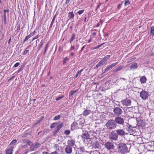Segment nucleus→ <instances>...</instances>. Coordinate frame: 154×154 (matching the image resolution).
<instances>
[{
    "label": "nucleus",
    "mask_w": 154,
    "mask_h": 154,
    "mask_svg": "<svg viewBox=\"0 0 154 154\" xmlns=\"http://www.w3.org/2000/svg\"><path fill=\"white\" fill-rule=\"evenodd\" d=\"M125 5H128L130 4V2L129 0H127L125 1Z\"/></svg>",
    "instance_id": "de8ad7c7"
},
{
    "label": "nucleus",
    "mask_w": 154,
    "mask_h": 154,
    "mask_svg": "<svg viewBox=\"0 0 154 154\" xmlns=\"http://www.w3.org/2000/svg\"><path fill=\"white\" fill-rule=\"evenodd\" d=\"M6 14L5 13L4 14V18L5 19L6 18Z\"/></svg>",
    "instance_id": "774afa93"
},
{
    "label": "nucleus",
    "mask_w": 154,
    "mask_h": 154,
    "mask_svg": "<svg viewBox=\"0 0 154 154\" xmlns=\"http://www.w3.org/2000/svg\"><path fill=\"white\" fill-rule=\"evenodd\" d=\"M96 33L94 32L92 34V38H94L96 36Z\"/></svg>",
    "instance_id": "052dcab7"
},
{
    "label": "nucleus",
    "mask_w": 154,
    "mask_h": 154,
    "mask_svg": "<svg viewBox=\"0 0 154 154\" xmlns=\"http://www.w3.org/2000/svg\"><path fill=\"white\" fill-rule=\"evenodd\" d=\"M63 61V64H65L66 63V61H69V59L67 57H65Z\"/></svg>",
    "instance_id": "c9c22d12"
},
{
    "label": "nucleus",
    "mask_w": 154,
    "mask_h": 154,
    "mask_svg": "<svg viewBox=\"0 0 154 154\" xmlns=\"http://www.w3.org/2000/svg\"><path fill=\"white\" fill-rule=\"evenodd\" d=\"M30 36L29 35H28V36H26L24 40L23 41V42H25L26 41H27V40H28V39L30 38Z\"/></svg>",
    "instance_id": "79ce46f5"
},
{
    "label": "nucleus",
    "mask_w": 154,
    "mask_h": 154,
    "mask_svg": "<svg viewBox=\"0 0 154 154\" xmlns=\"http://www.w3.org/2000/svg\"><path fill=\"white\" fill-rule=\"evenodd\" d=\"M27 134H22V137H26L27 136Z\"/></svg>",
    "instance_id": "13d9d810"
},
{
    "label": "nucleus",
    "mask_w": 154,
    "mask_h": 154,
    "mask_svg": "<svg viewBox=\"0 0 154 154\" xmlns=\"http://www.w3.org/2000/svg\"><path fill=\"white\" fill-rule=\"evenodd\" d=\"M78 123H77L75 122H73L71 125V128L72 130H74L76 129L77 127Z\"/></svg>",
    "instance_id": "5701e85b"
},
{
    "label": "nucleus",
    "mask_w": 154,
    "mask_h": 154,
    "mask_svg": "<svg viewBox=\"0 0 154 154\" xmlns=\"http://www.w3.org/2000/svg\"><path fill=\"white\" fill-rule=\"evenodd\" d=\"M82 137L84 139H88L89 137L88 132L85 131H83Z\"/></svg>",
    "instance_id": "4468645a"
},
{
    "label": "nucleus",
    "mask_w": 154,
    "mask_h": 154,
    "mask_svg": "<svg viewBox=\"0 0 154 154\" xmlns=\"http://www.w3.org/2000/svg\"><path fill=\"white\" fill-rule=\"evenodd\" d=\"M118 63V62L115 63H112L109 66H107L104 70V73H105L108 72L109 70H110L112 68L115 66Z\"/></svg>",
    "instance_id": "9d476101"
},
{
    "label": "nucleus",
    "mask_w": 154,
    "mask_h": 154,
    "mask_svg": "<svg viewBox=\"0 0 154 154\" xmlns=\"http://www.w3.org/2000/svg\"><path fill=\"white\" fill-rule=\"evenodd\" d=\"M29 146H30L29 151L32 152L36 150L40 146L41 144L38 142L35 143L33 144L31 142V143H30V145Z\"/></svg>",
    "instance_id": "7ed1b4c3"
},
{
    "label": "nucleus",
    "mask_w": 154,
    "mask_h": 154,
    "mask_svg": "<svg viewBox=\"0 0 154 154\" xmlns=\"http://www.w3.org/2000/svg\"><path fill=\"white\" fill-rule=\"evenodd\" d=\"M75 141L72 140H69L68 141V146H69L71 147L75 145Z\"/></svg>",
    "instance_id": "aec40b11"
},
{
    "label": "nucleus",
    "mask_w": 154,
    "mask_h": 154,
    "mask_svg": "<svg viewBox=\"0 0 154 154\" xmlns=\"http://www.w3.org/2000/svg\"><path fill=\"white\" fill-rule=\"evenodd\" d=\"M137 68V63H134L131 64L130 68V69H136Z\"/></svg>",
    "instance_id": "393cba45"
},
{
    "label": "nucleus",
    "mask_w": 154,
    "mask_h": 154,
    "mask_svg": "<svg viewBox=\"0 0 154 154\" xmlns=\"http://www.w3.org/2000/svg\"><path fill=\"white\" fill-rule=\"evenodd\" d=\"M122 68V66H119L118 67L116 68L115 70H113L114 72H116L120 70Z\"/></svg>",
    "instance_id": "72a5a7b5"
},
{
    "label": "nucleus",
    "mask_w": 154,
    "mask_h": 154,
    "mask_svg": "<svg viewBox=\"0 0 154 154\" xmlns=\"http://www.w3.org/2000/svg\"><path fill=\"white\" fill-rule=\"evenodd\" d=\"M92 146L93 148L96 149L100 147V145L99 144V143L97 142L93 143L92 145Z\"/></svg>",
    "instance_id": "bb28decb"
},
{
    "label": "nucleus",
    "mask_w": 154,
    "mask_h": 154,
    "mask_svg": "<svg viewBox=\"0 0 154 154\" xmlns=\"http://www.w3.org/2000/svg\"><path fill=\"white\" fill-rule=\"evenodd\" d=\"M123 3V2H122L121 4H119L118 5V8L119 9H120L121 8V6L122 5V4Z\"/></svg>",
    "instance_id": "3c124183"
},
{
    "label": "nucleus",
    "mask_w": 154,
    "mask_h": 154,
    "mask_svg": "<svg viewBox=\"0 0 154 154\" xmlns=\"http://www.w3.org/2000/svg\"><path fill=\"white\" fill-rule=\"evenodd\" d=\"M114 121L116 124L121 125H124V120L123 118L120 117H116Z\"/></svg>",
    "instance_id": "423d86ee"
},
{
    "label": "nucleus",
    "mask_w": 154,
    "mask_h": 154,
    "mask_svg": "<svg viewBox=\"0 0 154 154\" xmlns=\"http://www.w3.org/2000/svg\"><path fill=\"white\" fill-rule=\"evenodd\" d=\"M116 133L118 134V135L123 136L125 135V131L122 129H118L116 130Z\"/></svg>",
    "instance_id": "f8f14e48"
},
{
    "label": "nucleus",
    "mask_w": 154,
    "mask_h": 154,
    "mask_svg": "<svg viewBox=\"0 0 154 154\" xmlns=\"http://www.w3.org/2000/svg\"><path fill=\"white\" fill-rule=\"evenodd\" d=\"M29 151H30L29 149V150L28 149H26L25 150V152L24 153V154H26L28 152H29Z\"/></svg>",
    "instance_id": "4d7b16f0"
},
{
    "label": "nucleus",
    "mask_w": 154,
    "mask_h": 154,
    "mask_svg": "<svg viewBox=\"0 0 154 154\" xmlns=\"http://www.w3.org/2000/svg\"><path fill=\"white\" fill-rule=\"evenodd\" d=\"M27 146L26 144L21 145V147L22 148L25 149L27 148Z\"/></svg>",
    "instance_id": "49530a36"
},
{
    "label": "nucleus",
    "mask_w": 154,
    "mask_h": 154,
    "mask_svg": "<svg viewBox=\"0 0 154 154\" xmlns=\"http://www.w3.org/2000/svg\"><path fill=\"white\" fill-rule=\"evenodd\" d=\"M70 131L69 130H65L64 131V133L66 135H68L69 134Z\"/></svg>",
    "instance_id": "37998d69"
},
{
    "label": "nucleus",
    "mask_w": 154,
    "mask_h": 154,
    "mask_svg": "<svg viewBox=\"0 0 154 154\" xmlns=\"http://www.w3.org/2000/svg\"><path fill=\"white\" fill-rule=\"evenodd\" d=\"M75 35L74 34H72L71 38L69 40V42L70 43H72V41L75 39Z\"/></svg>",
    "instance_id": "c85d7f7f"
},
{
    "label": "nucleus",
    "mask_w": 154,
    "mask_h": 154,
    "mask_svg": "<svg viewBox=\"0 0 154 154\" xmlns=\"http://www.w3.org/2000/svg\"><path fill=\"white\" fill-rule=\"evenodd\" d=\"M109 138L112 140L117 141L118 140V134L115 131H112L109 134Z\"/></svg>",
    "instance_id": "20e7f679"
},
{
    "label": "nucleus",
    "mask_w": 154,
    "mask_h": 154,
    "mask_svg": "<svg viewBox=\"0 0 154 154\" xmlns=\"http://www.w3.org/2000/svg\"><path fill=\"white\" fill-rule=\"evenodd\" d=\"M44 118V116H42L40 118H38V119L33 123L32 126L33 127H34L35 126L38 124L40 122L42 121Z\"/></svg>",
    "instance_id": "dca6fc26"
},
{
    "label": "nucleus",
    "mask_w": 154,
    "mask_h": 154,
    "mask_svg": "<svg viewBox=\"0 0 154 154\" xmlns=\"http://www.w3.org/2000/svg\"><path fill=\"white\" fill-rule=\"evenodd\" d=\"M110 57V55H107L104 57V58L102 60H104V61H106Z\"/></svg>",
    "instance_id": "e433bc0d"
},
{
    "label": "nucleus",
    "mask_w": 154,
    "mask_h": 154,
    "mask_svg": "<svg viewBox=\"0 0 154 154\" xmlns=\"http://www.w3.org/2000/svg\"><path fill=\"white\" fill-rule=\"evenodd\" d=\"M55 17H56V16H54V17L52 20V21L51 22V24L50 25V27L51 28L52 27V26H53V24H54V21H55Z\"/></svg>",
    "instance_id": "2f4dec72"
},
{
    "label": "nucleus",
    "mask_w": 154,
    "mask_h": 154,
    "mask_svg": "<svg viewBox=\"0 0 154 154\" xmlns=\"http://www.w3.org/2000/svg\"><path fill=\"white\" fill-rule=\"evenodd\" d=\"M35 32H36L35 30H34V31H33V32L29 34V35L30 36V37H31L32 36L34 35L35 34Z\"/></svg>",
    "instance_id": "a18cd8bd"
},
{
    "label": "nucleus",
    "mask_w": 154,
    "mask_h": 154,
    "mask_svg": "<svg viewBox=\"0 0 154 154\" xmlns=\"http://www.w3.org/2000/svg\"><path fill=\"white\" fill-rule=\"evenodd\" d=\"M85 46H84L82 47V48H81V51H83L84 48H85Z\"/></svg>",
    "instance_id": "338daca9"
},
{
    "label": "nucleus",
    "mask_w": 154,
    "mask_h": 154,
    "mask_svg": "<svg viewBox=\"0 0 154 154\" xmlns=\"http://www.w3.org/2000/svg\"><path fill=\"white\" fill-rule=\"evenodd\" d=\"M92 113V111L89 109H85L82 113L84 116H86Z\"/></svg>",
    "instance_id": "f3484780"
},
{
    "label": "nucleus",
    "mask_w": 154,
    "mask_h": 154,
    "mask_svg": "<svg viewBox=\"0 0 154 154\" xmlns=\"http://www.w3.org/2000/svg\"><path fill=\"white\" fill-rule=\"evenodd\" d=\"M79 149L81 151L83 152L84 151L85 149L83 147H80Z\"/></svg>",
    "instance_id": "864d4df0"
},
{
    "label": "nucleus",
    "mask_w": 154,
    "mask_h": 154,
    "mask_svg": "<svg viewBox=\"0 0 154 154\" xmlns=\"http://www.w3.org/2000/svg\"><path fill=\"white\" fill-rule=\"evenodd\" d=\"M140 97L143 100L148 99L149 96L148 93L144 90H143L140 93Z\"/></svg>",
    "instance_id": "39448f33"
},
{
    "label": "nucleus",
    "mask_w": 154,
    "mask_h": 154,
    "mask_svg": "<svg viewBox=\"0 0 154 154\" xmlns=\"http://www.w3.org/2000/svg\"><path fill=\"white\" fill-rule=\"evenodd\" d=\"M43 43L44 42L43 41V40H42L41 41L40 44L38 45V47L37 48H38V51H39L40 50V49L42 46Z\"/></svg>",
    "instance_id": "cd10ccee"
},
{
    "label": "nucleus",
    "mask_w": 154,
    "mask_h": 154,
    "mask_svg": "<svg viewBox=\"0 0 154 154\" xmlns=\"http://www.w3.org/2000/svg\"><path fill=\"white\" fill-rule=\"evenodd\" d=\"M38 38V35H37L35 36L34 37V38L35 39H37Z\"/></svg>",
    "instance_id": "69168bd1"
},
{
    "label": "nucleus",
    "mask_w": 154,
    "mask_h": 154,
    "mask_svg": "<svg viewBox=\"0 0 154 154\" xmlns=\"http://www.w3.org/2000/svg\"><path fill=\"white\" fill-rule=\"evenodd\" d=\"M14 148V147L11 146L8 148L6 151V154H12V151Z\"/></svg>",
    "instance_id": "a211bd4d"
},
{
    "label": "nucleus",
    "mask_w": 154,
    "mask_h": 154,
    "mask_svg": "<svg viewBox=\"0 0 154 154\" xmlns=\"http://www.w3.org/2000/svg\"><path fill=\"white\" fill-rule=\"evenodd\" d=\"M113 111L114 115L116 116L121 115L123 112L122 109L119 107H115L113 109Z\"/></svg>",
    "instance_id": "6e6552de"
},
{
    "label": "nucleus",
    "mask_w": 154,
    "mask_h": 154,
    "mask_svg": "<svg viewBox=\"0 0 154 154\" xmlns=\"http://www.w3.org/2000/svg\"><path fill=\"white\" fill-rule=\"evenodd\" d=\"M104 146L105 147L109 150L113 149L114 148L113 143L112 142H106L105 143Z\"/></svg>",
    "instance_id": "0eeeda50"
},
{
    "label": "nucleus",
    "mask_w": 154,
    "mask_h": 154,
    "mask_svg": "<svg viewBox=\"0 0 154 154\" xmlns=\"http://www.w3.org/2000/svg\"><path fill=\"white\" fill-rule=\"evenodd\" d=\"M121 102L123 106H131V100L126 98L121 101Z\"/></svg>",
    "instance_id": "1a4fd4ad"
},
{
    "label": "nucleus",
    "mask_w": 154,
    "mask_h": 154,
    "mask_svg": "<svg viewBox=\"0 0 154 154\" xmlns=\"http://www.w3.org/2000/svg\"><path fill=\"white\" fill-rule=\"evenodd\" d=\"M76 51H75V50H74V51H70L71 52L69 54L70 56H71V57L73 56L75 54V52H76Z\"/></svg>",
    "instance_id": "f704fd0d"
},
{
    "label": "nucleus",
    "mask_w": 154,
    "mask_h": 154,
    "mask_svg": "<svg viewBox=\"0 0 154 154\" xmlns=\"http://www.w3.org/2000/svg\"><path fill=\"white\" fill-rule=\"evenodd\" d=\"M63 123H60L57 126L56 128L54 130V134H56L59 132L60 129L63 127Z\"/></svg>",
    "instance_id": "9b49d317"
},
{
    "label": "nucleus",
    "mask_w": 154,
    "mask_h": 154,
    "mask_svg": "<svg viewBox=\"0 0 154 154\" xmlns=\"http://www.w3.org/2000/svg\"><path fill=\"white\" fill-rule=\"evenodd\" d=\"M70 44L71 47L69 51H71L72 50H74L75 48H77V50L78 49V48H77V46H76V47H75V46L74 45H72V43Z\"/></svg>",
    "instance_id": "b1692460"
},
{
    "label": "nucleus",
    "mask_w": 154,
    "mask_h": 154,
    "mask_svg": "<svg viewBox=\"0 0 154 154\" xmlns=\"http://www.w3.org/2000/svg\"><path fill=\"white\" fill-rule=\"evenodd\" d=\"M20 29V27L19 25L17 28V31L18 32H19Z\"/></svg>",
    "instance_id": "6e6d98bb"
},
{
    "label": "nucleus",
    "mask_w": 154,
    "mask_h": 154,
    "mask_svg": "<svg viewBox=\"0 0 154 154\" xmlns=\"http://www.w3.org/2000/svg\"><path fill=\"white\" fill-rule=\"evenodd\" d=\"M99 48V47H98V46H97L96 47H93L92 48V50H94L97 48Z\"/></svg>",
    "instance_id": "bf43d9fd"
},
{
    "label": "nucleus",
    "mask_w": 154,
    "mask_h": 154,
    "mask_svg": "<svg viewBox=\"0 0 154 154\" xmlns=\"http://www.w3.org/2000/svg\"><path fill=\"white\" fill-rule=\"evenodd\" d=\"M76 92V91H71L69 93V97H70L73 94H75Z\"/></svg>",
    "instance_id": "ea45409f"
},
{
    "label": "nucleus",
    "mask_w": 154,
    "mask_h": 154,
    "mask_svg": "<svg viewBox=\"0 0 154 154\" xmlns=\"http://www.w3.org/2000/svg\"><path fill=\"white\" fill-rule=\"evenodd\" d=\"M140 80L141 84H144L146 82L147 79L145 76H142L140 77Z\"/></svg>",
    "instance_id": "6ab92c4d"
},
{
    "label": "nucleus",
    "mask_w": 154,
    "mask_h": 154,
    "mask_svg": "<svg viewBox=\"0 0 154 154\" xmlns=\"http://www.w3.org/2000/svg\"><path fill=\"white\" fill-rule=\"evenodd\" d=\"M22 141L24 143H26L29 146L30 145V143H31V141L26 139H22Z\"/></svg>",
    "instance_id": "412c9836"
},
{
    "label": "nucleus",
    "mask_w": 154,
    "mask_h": 154,
    "mask_svg": "<svg viewBox=\"0 0 154 154\" xmlns=\"http://www.w3.org/2000/svg\"><path fill=\"white\" fill-rule=\"evenodd\" d=\"M19 64H20L19 63H18V62L17 63L14 65V66L15 67H17L19 65Z\"/></svg>",
    "instance_id": "8fccbe9b"
},
{
    "label": "nucleus",
    "mask_w": 154,
    "mask_h": 154,
    "mask_svg": "<svg viewBox=\"0 0 154 154\" xmlns=\"http://www.w3.org/2000/svg\"><path fill=\"white\" fill-rule=\"evenodd\" d=\"M17 141L16 140H12V141L11 143L10 144V145H14L17 142Z\"/></svg>",
    "instance_id": "58836bf2"
},
{
    "label": "nucleus",
    "mask_w": 154,
    "mask_h": 154,
    "mask_svg": "<svg viewBox=\"0 0 154 154\" xmlns=\"http://www.w3.org/2000/svg\"><path fill=\"white\" fill-rule=\"evenodd\" d=\"M29 51V50L26 49L24 51L23 54L25 55L27 54Z\"/></svg>",
    "instance_id": "09e8293b"
},
{
    "label": "nucleus",
    "mask_w": 154,
    "mask_h": 154,
    "mask_svg": "<svg viewBox=\"0 0 154 154\" xmlns=\"http://www.w3.org/2000/svg\"><path fill=\"white\" fill-rule=\"evenodd\" d=\"M118 149L119 152L122 154H125L129 152V150L126 145L123 143L119 144Z\"/></svg>",
    "instance_id": "f257e3e1"
},
{
    "label": "nucleus",
    "mask_w": 154,
    "mask_h": 154,
    "mask_svg": "<svg viewBox=\"0 0 154 154\" xmlns=\"http://www.w3.org/2000/svg\"><path fill=\"white\" fill-rule=\"evenodd\" d=\"M84 11V10H80L77 13L81 15L82 14Z\"/></svg>",
    "instance_id": "a19ab883"
},
{
    "label": "nucleus",
    "mask_w": 154,
    "mask_h": 154,
    "mask_svg": "<svg viewBox=\"0 0 154 154\" xmlns=\"http://www.w3.org/2000/svg\"><path fill=\"white\" fill-rule=\"evenodd\" d=\"M134 128L132 127L131 125H129V126L126 128V130L128 131L129 133H131L133 132L134 131L133 129Z\"/></svg>",
    "instance_id": "4be33fe9"
},
{
    "label": "nucleus",
    "mask_w": 154,
    "mask_h": 154,
    "mask_svg": "<svg viewBox=\"0 0 154 154\" xmlns=\"http://www.w3.org/2000/svg\"><path fill=\"white\" fill-rule=\"evenodd\" d=\"M64 97V95H62L61 96L59 97H58L56 99V100L57 101L58 100L60 99L63 98Z\"/></svg>",
    "instance_id": "c03bdc74"
},
{
    "label": "nucleus",
    "mask_w": 154,
    "mask_h": 154,
    "mask_svg": "<svg viewBox=\"0 0 154 154\" xmlns=\"http://www.w3.org/2000/svg\"><path fill=\"white\" fill-rule=\"evenodd\" d=\"M106 126L109 130H113L116 128L117 126L116 123L114 120H109L106 124Z\"/></svg>",
    "instance_id": "f03ea898"
},
{
    "label": "nucleus",
    "mask_w": 154,
    "mask_h": 154,
    "mask_svg": "<svg viewBox=\"0 0 154 154\" xmlns=\"http://www.w3.org/2000/svg\"><path fill=\"white\" fill-rule=\"evenodd\" d=\"M104 44V43H103L99 45H98V47H99V48H100V47H101Z\"/></svg>",
    "instance_id": "0e129e2a"
},
{
    "label": "nucleus",
    "mask_w": 154,
    "mask_h": 154,
    "mask_svg": "<svg viewBox=\"0 0 154 154\" xmlns=\"http://www.w3.org/2000/svg\"><path fill=\"white\" fill-rule=\"evenodd\" d=\"M48 45H49V43H47V44H46V45L45 46V50H48Z\"/></svg>",
    "instance_id": "603ef678"
},
{
    "label": "nucleus",
    "mask_w": 154,
    "mask_h": 154,
    "mask_svg": "<svg viewBox=\"0 0 154 154\" xmlns=\"http://www.w3.org/2000/svg\"><path fill=\"white\" fill-rule=\"evenodd\" d=\"M72 150V148L71 146L67 145L65 148V151L66 153L69 154L71 153Z\"/></svg>",
    "instance_id": "2eb2a0df"
},
{
    "label": "nucleus",
    "mask_w": 154,
    "mask_h": 154,
    "mask_svg": "<svg viewBox=\"0 0 154 154\" xmlns=\"http://www.w3.org/2000/svg\"><path fill=\"white\" fill-rule=\"evenodd\" d=\"M50 154H58V153L56 151H54V152H52Z\"/></svg>",
    "instance_id": "e2e57ef3"
},
{
    "label": "nucleus",
    "mask_w": 154,
    "mask_h": 154,
    "mask_svg": "<svg viewBox=\"0 0 154 154\" xmlns=\"http://www.w3.org/2000/svg\"><path fill=\"white\" fill-rule=\"evenodd\" d=\"M61 117L60 115H58L57 116H55L53 119V120L54 121H57Z\"/></svg>",
    "instance_id": "7c9ffc66"
},
{
    "label": "nucleus",
    "mask_w": 154,
    "mask_h": 154,
    "mask_svg": "<svg viewBox=\"0 0 154 154\" xmlns=\"http://www.w3.org/2000/svg\"><path fill=\"white\" fill-rule=\"evenodd\" d=\"M57 124V122L52 123L50 126V128L51 129L53 128L56 126Z\"/></svg>",
    "instance_id": "473e14b6"
},
{
    "label": "nucleus",
    "mask_w": 154,
    "mask_h": 154,
    "mask_svg": "<svg viewBox=\"0 0 154 154\" xmlns=\"http://www.w3.org/2000/svg\"><path fill=\"white\" fill-rule=\"evenodd\" d=\"M70 0H66V4H68Z\"/></svg>",
    "instance_id": "680f3d73"
},
{
    "label": "nucleus",
    "mask_w": 154,
    "mask_h": 154,
    "mask_svg": "<svg viewBox=\"0 0 154 154\" xmlns=\"http://www.w3.org/2000/svg\"><path fill=\"white\" fill-rule=\"evenodd\" d=\"M74 14L73 12H69L68 14V16L70 19L74 17Z\"/></svg>",
    "instance_id": "c756f323"
},
{
    "label": "nucleus",
    "mask_w": 154,
    "mask_h": 154,
    "mask_svg": "<svg viewBox=\"0 0 154 154\" xmlns=\"http://www.w3.org/2000/svg\"><path fill=\"white\" fill-rule=\"evenodd\" d=\"M150 33L152 35L154 34V27L152 26L151 28L150 29Z\"/></svg>",
    "instance_id": "4c0bfd02"
},
{
    "label": "nucleus",
    "mask_w": 154,
    "mask_h": 154,
    "mask_svg": "<svg viewBox=\"0 0 154 154\" xmlns=\"http://www.w3.org/2000/svg\"><path fill=\"white\" fill-rule=\"evenodd\" d=\"M83 69H81L80 71H78L77 73L79 75H80L81 74V73L83 71Z\"/></svg>",
    "instance_id": "5fc2aeb1"
},
{
    "label": "nucleus",
    "mask_w": 154,
    "mask_h": 154,
    "mask_svg": "<svg viewBox=\"0 0 154 154\" xmlns=\"http://www.w3.org/2000/svg\"><path fill=\"white\" fill-rule=\"evenodd\" d=\"M85 120L83 119L80 118L78 121V123L79 125H82L85 123Z\"/></svg>",
    "instance_id": "a878e982"
},
{
    "label": "nucleus",
    "mask_w": 154,
    "mask_h": 154,
    "mask_svg": "<svg viewBox=\"0 0 154 154\" xmlns=\"http://www.w3.org/2000/svg\"><path fill=\"white\" fill-rule=\"evenodd\" d=\"M106 61H104V60H102L96 65L95 69H97L100 66H102L103 65L106 64Z\"/></svg>",
    "instance_id": "ddd939ff"
}]
</instances>
